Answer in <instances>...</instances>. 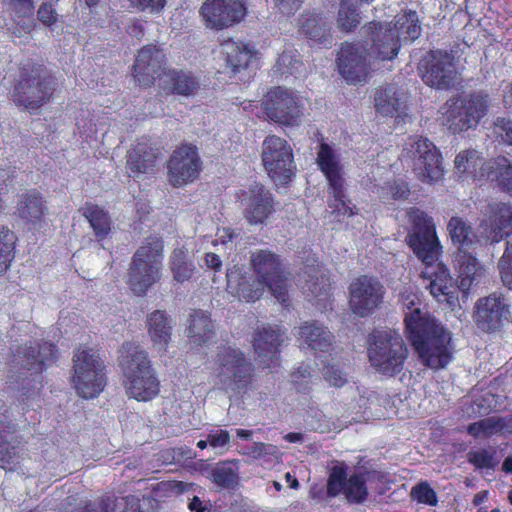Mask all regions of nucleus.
<instances>
[{
    "instance_id": "1",
    "label": "nucleus",
    "mask_w": 512,
    "mask_h": 512,
    "mask_svg": "<svg viewBox=\"0 0 512 512\" xmlns=\"http://www.w3.org/2000/svg\"><path fill=\"white\" fill-rule=\"evenodd\" d=\"M399 303L405 314L409 340L422 363L431 369L445 367L451 360L449 333L421 308L413 287H406L400 292Z\"/></svg>"
},
{
    "instance_id": "2",
    "label": "nucleus",
    "mask_w": 512,
    "mask_h": 512,
    "mask_svg": "<svg viewBox=\"0 0 512 512\" xmlns=\"http://www.w3.org/2000/svg\"><path fill=\"white\" fill-rule=\"evenodd\" d=\"M407 215L412 227L406 240L417 258L425 265L421 275L429 281L427 288L434 298L442 301L443 297V300L448 301L455 288L448 269L438 262L442 247L433 220L416 208L410 209Z\"/></svg>"
},
{
    "instance_id": "3",
    "label": "nucleus",
    "mask_w": 512,
    "mask_h": 512,
    "mask_svg": "<svg viewBox=\"0 0 512 512\" xmlns=\"http://www.w3.org/2000/svg\"><path fill=\"white\" fill-rule=\"evenodd\" d=\"M120 366L127 395L137 401H149L159 393V381L145 350L134 343L120 349Z\"/></svg>"
},
{
    "instance_id": "4",
    "label": "nucleus",
    "mask_w": 512,
    "mask_h": 512,
    "mask_svg": "<svg viewBox=\"0 0 512 512\" xmlns=\"http://www.w3.org/2000/svg\"><path fill=\"white\" fill-rule=\"evenodd\" d=\"M317 165L328 183V212L336 221L354 214L346 195V181L343 165L339 155L326 143H322L317 151Z\"/></svg>"
},
{
    "instance_id": "5",
    "label": "nucleus",
    "mask_w": 512,
    "mask_h": 512,
    "mask_svg": "<svg viewBox=\"0 0 512 512\" xmlns=\"http://www.w3.org/2000/svg\"><path fill=\"white\" fill-rule=\"evenodd\" d=\"M253 365L235 347H223L215 358V385L232 395L244 393L252 381Z\"/></svg>"
},
{
    "instance_id": "6",
    "label": "nucleus",
    "mask_w": 512,
    "mask_h": 512,
    "mask_svg": "<svg viewBox=\"0 0 512 512\" xmlns=\"http://www.w3.org/2000/svg\"><path fill=\"white\" fill-rule=\"evenodd\" d=\"M408 349L402 336L393 330H375L369 338L368 357L379 373L394 376L403 370Z\"/></svg>"
},
{
    "instance_id": "7",
    "label": "nucleus",
    "mask_w": 512,
    "mask_h": 512,
    "mask_svg": "<svg viewBox=\"0 0 512 512\" xmlns=\"http://www.w3.org/2000/svg\"><path fill=\"white\" fill-rule=\"evenodd\" d=\"M53 91L54 79L42 65H26L14 88V102L24 110L34 112L50 100Z\"/></svg>"
},
{
    "instance_id": "8",
    "label": "nucleus",
    "mask_w": 512,
    "mask_h": 512,
    "mask_svg": "<svg viewBox=\"0 0 512 512\" xmlns=\"http://www.w3.org/2000/svg\"><path fill=\"white\" fill-rule=\"evenodd\" d=\"M163 243L156 239L138 248L129 270L131 290L144 295L161 278Z\"/></svg>"
},
{
    "instance_id": "9",
    "label": "nucleus",
    "mask_w": 512,
    "mask_h": 512,
    "mask_svg": "<svg viewBox=\"0 0 512 512\" xmlns=\"http://www.w3.org/2000/svg\"><path fill=\"white\" fill-rule=\"evenodd\" d=\"M73 384L77 393L85 398L97 397L106 385L104 364L93 349H78L73 358Z\"/></svg>"
},
{
    "instance_id": "10",
    "label": "nucleus",
    "mask_w": 512,
    "mask_h": 512,
    "mask_svg": "<svg viewBox=\"0 0 512 512\" xmlns=\"http://www.w3.org/2000/svg\"><path fill=\"white\" fill-rule=\"evenodd\" d=\"M488 106V96L482 93H474L464 99L449 100L442 107V123L453 133L468 130L486 115Z\"/></svg>"
},
{
    "instance_id": "11",
    "label": "nucleus",
    "mask_w": 512,
    "mask_h": 512,
    "mask_svg": "<svg viewBox=\"0 0 512 512\" xmlns=\"http://www.w3.org/2000/svg\"><path fill=\"white\" fill-rule=\"evenodd\" d=\"M402 156L412 159L413 170L422 182L434 183L442 178L441 156L428 139L420 136L409 137Z\"/></svg>"
},
{
    "instance_id": "12",
    "label": "nucleus",
    "mask_w": 512,
    "mask_h": 512,
    "mask_svg": "<svg viewBox=\"0 0 512 512\" xmlns=\"http://www.w3.org/2000/svg\"><path fill=\"white\" fill-rule=\"evenodd\" d=\"M263 110L270 121L286 127H296L302 122L304 107L292 90L276 87L267 92Z\"/></svg>"
},
{
    "instance_id": "13",
    "label": "nucleus",
    "mask_w": 512,
    "mask_h": 512,
    "mask_svg": "<svg viewBox=\"0 0 512 512\" xmlns=\"http://www.w3.org/2000/svg\"><path fill=\"white\" fill-rule=\"evenodd\" d=\"M262 162L271 179L278 184L291 180L295 171L291 145L276 135L267 136L262 144Z\"/></svg>"
},
{
    "instance_id": "14",
    "label": "nucleus",
    "mask_w": 512,
    "mask_h": 512,
    "mask_svg": "<svg viewBox=\"0 0 512 512\" xmlns=\"http://www.w3.org/2000/svg\"><path fill=\"white\" fill-rule=\"evenodd\" d=\"M422 80L436 89H449L458 81V71L452 54L443 51H430L420 61Z\"/></svg>"
},
{
    "instance_id": "15",
    "label": "nucleus",
    "mask_w": 512,
    "mask_h": 512,
    "mask_svg": "<svg viewBox=\"0 0 512 512\" xmlns=\"http://www.w3.org/2000/svg\"><path fill=\"white\" fill-rule=\"evenodd\" d=\"M252 265L258 275V281L267 287L281 303L288 300V280L283 274L277 256L269 251L260 250L252 254Z\"/></svg>"
},
{
    "instance_id": "16",
    "label": "nucleus",
    "mask_w": 512,
    "mask_h": 512,
    "mask_svg": "<svg viewBox=\"0 0 512 512\" xmlns=\"http://www.w3.org/2000/svg\"><path fill=\"white\" fill-rule=\"evenodd\" d=\"M384 294L385 288L377 278L360 276L349 286V307L359 317H366L382 304Z\"/></svg>"
},
{
    "instance_id": "17",
    "label": "nucleus",
    "mask_w": 512,
    "mask_h": 512,
    "mask_svg": "<svg viewBox=\"0 0 512 512\" xmlns=\"http://www.w3.org/2000/svg\"><path fill=\"white\" fill-rule=\"evenodd\" d=\"M375 60L369 55L364 44L342 45L338 54V69L341 76L351 84L365 82L368 78L372 61Z\"/></svg>"
},
{
    "instance_id": "18",
    "label": "nucleus",
    "mask_w": 512,
    "mask_h": 512,
    "mask_svg": "<svg viewBox=\"0 0 512 512\" xmlns=\"http://www.w3.org/2000/svg\"><path fill=\"white\" fill-rule=\"evenodd\" d=\"M477 326L485 332L500 329L510 321L509 304L501 293H492L478 299L474 315Z\"/></svg>"
},
{
    "instance_id": "19",
    "label": "nucleus",
    "mask_w": 512,
    "mask_h": 512,
    "mask_svg": "<svg viewBox=\"0 0 512 512\" xmlns=\"http://www.w3.org/2000/svg\"><path fill=\"white\" fill-rule=\"evenodd\" d=\"M201 171V160L197 149L184 145L173 152L168 162L169 182L179 187L193 182Z\"/></svg>"
},
{
    "instance_id": "20",
    "label": "nucleus",
    "mask_w": 512,
    "mask_h": 512,
    "mask_svg": "<svg viewBox=\"0 0 512 512\" xmlns=\"http://www.w3.org/2000/svg\"><path fill=\"white\" fill-rule=\"evenodd\" d=\"M169 69L166 68L165 53L154 45H147L139 50L133 65V76L140 86L149 87L158 81Z\"/></svg>"
},
{
    "instance_id": "21",
    "label": "nucleus",
    "mask_w": 512,
    "mask_h": 512,
    "mask_svg": "<svg viewBox=\"0 0 512 512\" xmlns=\"http://www.w3.org/2000/svg\"><path fill=\"white\" fill-rule=\"evenodd\" d=\"M245 10L244 0H207L200 13L207 27L223 29L238 23Z\"/></svg>"
},
{
    "instance_id": "22",
    "label": "nucleus",
    "mask_w": 512,
    "mask_h": 512,
    "mask_svg": "<svg viewBox=\"0 0 512 512\" xmlns=\"http://www.w3.org/2000/svg\"><path fill=\"white\" fill-rule=\"evenodd\" d=\"M56 348L52 343H31L16 350L13 368L27 370L30 375H39L56 358Z\"/></svg>"
},
{
    "instance_id": "23",
    "label": "nucleus",
    "mask_w": 512,
    "mask_h": 512,
    "mask_svg": "<svg viewBox=\"0 0 512 512\" xmlns=\"http://www.w3.org/2000/svg\"><path fill=\"white\" fill-rule=\"evenodd\" d=\"M240 202L244 210V218L252 225L263 224L273 212L271 193L258 183L242 191Z\"/></svg>"
},
{
    "instance_id": "24",
    "label": "nucleus",
    "mask_w": 512,
    "mask_h": 512,
    "mask_svg": "<svg viewBox=\"0 0 512 512\" xmlns=\"http://www.w3.org/2000/svg\"><path fill=\"white\" fill-rule=\"evenodd\" d=\"M327 492L331 497L343 494L352 503H361L367 497L364 477L357 474L348 477L345 468L342 466L332 468L328 479Z\"/></svg>"
},
{
    "instance_id": "25",
    "label": "nucleus",
    "mask_w": 512,
    "mask_h": 512,
    "mask_svg": "<svg viewBox=\"0 0 512 512\" xmlns=\"http://www.w3.org/2000/svg\"><path fill=\"white\" fill-rule=\"evenodd\" d=\"M366 32L370 34L371 41L368 52L375 60H392L398 55L400 36L393 32L390 24L370 22Z\"/></svg>"
},
{
    "instance_id": "26",
    "label": "nucleus",
    "mask_w": 512,
    "mask_h": 512,
    "mask_svg": "<svg viewBox=\"0 0 512 512\" xmlns=\"http://www.w3.org/2000/svg\"><path fill=\"white\" fill-rule=\"evenodd\" d=\"M286 340L284 331L278 327L263 326L254 333L253 347L258 360L270 368L277 365L279 347Z\"/></svg>"
},
{
    "instance_id": "27",
    "label": "nucleus",
    "mask_w": 512,
    "mask_h": 512,
    "mask_svg": "<svg viewBox=\"0 0 512 512\" xmlns=\"http://www.w3.org/2000/svg\"><path fill=\"white\" fill-rule=\"evenodd\" d=\"M374 100L376 110L382 116H406L407 94L396 84H388L377 89Z\"/></svg>"
},
{
    "instance_id": "28",
    "label": "nucleus",
    "mask_w": 512,
    "mask_h": 512,
    "mask_svg": "<svg viewBox=\"0 0 512 512\" xmlns=\"http://www.w3.org/2000/svg\"><path fill=\"white\" fill-rule=\"evenodd\" d=\"M227 291L233 296L247 302L259 299L264 289L263 283L253 276L243 272L241 268L233 266L227 270Z\"/></svg>"
},
{
    "instance_id": "29",
    "label": "nucleus",
    "mask_w": 512,
    "mask_h": 512,
    "mask_svg": "<svg viewBox=\"0 0 512 512\" xmlns=\"http://www.w3.org/2000/svg\"><path fill=\"white\" fill-rule=\"evenodd\" d=\"M220 53L226 63V68L229 69L233 75H237L243 70L248 69L256 59V52L248 44L232 39L225 40L221 43Z\"/></svg>"
},
{
    "instance_id": "30",
    "label": "nucleus",
    "mask_w": 512,
    "mask_h": 512,
    "mask_svg": "<svg viewBox=\"0 0 512 512\" xmlns=\"http://www.w3.org/2000/svg\"><path fill=\"white\" fill-rule=\"evenodd\" d=\"M489 227L485 229L486 240L499 242L512 232V206L505 203L489 205Z\"/></svg>"
},
{
    "instance_id": "31",
    "label": "nucleus",
    "mask_w": 512,
    "mask_h": 512,
    "mask_svg": "<svg viewBox=\"0 0 512 512\" xmlns=\"http://www.w3.org/2000/svg\"><path fill=\"white\" fill-rule=\"evenodd\" d=\"M298 340L314 352H329L332 348L334 336L327 327L318 322H306L299 327Z\"/></svg>"
},
{
    "instance_id": "32",
    "label": "nucleus",
    "mask_w": 512,
    "mask_h": 512,
    "mask_svg": "<svg viewBox=\"0 0 512 512\" xmlns=\"http://www.w3.org/2000/svg\"><path fill=\"white\" fill-rule=\"evenodd\" d=\"M46 210L43 198L37 191L31 190L18 196L15 214L24 223L38 225Z\"/></svg>"
},
{
    "instance_id": "33",
    "label": "nucleus",
    "mask_w": 512,
    "mask_h": 512,
    "mask_svg": "<svg viewBox=\"0 0 512 512\" xmlns=\"http://www.w3.org/2000/svg\"><path fill=\"white\" fill-rule=\"evenodd\" d=\"M455 168L461 174H468L473 179L490 178L494 168L491 162H485L480 154L473 149L461 151L455 158Z\"/></svg>"
},
{
    "instance_id": "34",
    "label": "nucleus",
    "mask_w": 512,
    "mask_h": 512,
    "mask_svg": "<svg viewBox=\"0 0 512 512\" xmlns=\"http://www.w3.org/2000/svg\"><path fill=\"white\" fill-rule=\"evenodd\" d=\"M198 81L188 72L169 69L160 77L159 88L168 93L190 96L198 89Z\"/></svg>"
},
{
    "instance_id": "35",
    "label": "nucleus",
    "mask_w": 512,
    "mask_h": 512,
    "mask_svg": "<svg viewBox=\"0 0 512 512\" xmlns=\"http://www.w3.org/2000/svg\"><path fill=\"white\" fill-rule=\"evenodd\" d=\"M148 334L159 351H165L171 340L172 325L166 313L156 310L147 316Z\"/></svg>"
},
{
    "instance_id": "36",
    "label": "nucleus",
    "mask_w": 512,
    "mask_h": 512,
    "mask_svg": "<svg viewBox=\"0 0 512 512\" xmlns=\"http://www.w3.org/2000/svg\"><path fill=\"white\" fill-rule=\"evenodd\" d=\"M454 267L458 272L459 288L463 291L469 290L472 283L481 274V268L470 250L455 253Z\"/></svg>"
},
{
    "instance_id": "37",
    "label": "nucleus",
    "mask_w": 512,
    "mask_h": 512,
    "mask_svg": "<svg viewBox=\"0 0 512 512\" xmlns=\"http://www.w3.org/2000/svg\"><path fill=\"white\" fill-rule=\"evenodd\" d=\"M187 331L190 342L196 346L211 342L214 338V325L203 311H195L190 315Z\"/></svg>"
},
{
    "instance_id": "38",
    "label": "nucleus",
    "mask_w": 512,
    "mask_h": 512,
    "mask_svg": "<svg viewBox=\"0 0 512 512\" xmlns=\"http://www.w3.org/2000/svg\"><path fill=\"white\" fill-rule=\"evenodd\" d=\"M157 154L146 143H138L127 155V166L134 175L153 171Z\"/></svg>"
},
{
    "instance_id": "39",
    "label": "nucleus",
    "mask_w": 512,
    "mask_h": 512,
    "mask_svg": "<svg viewBox=\"0 0 512 512\" xmlns=\"http://www.w3.org/2000/svg\"><path fill=\"white\" fill-rule=\"evenodd\" d=\"M447 229L453 244L458 246L457 251L471 250L479 243V238L472 227L460 217H452Z\"/></svg>"
},
{
    "instance_id": "40",
    "label": "nucleus",
    "mask_w": 512,
    "mask_h": 512,
    "mask_svg": "<svg viewBox=\"0 0 512 512\" xmlns=\"http://www.w3.org/2000/svg\"><path fill=\"white\" fill-rule=\"evenodd\" d=\"M2 5L24 33L32 30L34 26L32 18L34 12L33 0H2Z\"/></svg>"
},
{
    "instance_id": "41",
    "label": "nucleus",
    "mask_w": 512,
    "mask_h": 512,
    "mask_svg": "<svg viewBox=\"0 0 512 512\" xmlns=\"http://www.w3.org/2000/svg\"><path fill=\"white\" fill-rule=\"evenodd\" d=\"M305 284L302 287L303 293L310 299L322 301L329 295L330 282L324 271L316 268H309L304 272Z\"/></svg>"
},
{
    "instance_id": "42",
    "label": "nucleus",
    "mask_w": 512,
    "mask_h": 512,
    "mask_svg": "<svg viewBox=\"0 0 512 512\" xmlns=\"http://www.w3.org/2000/svg\"><path fill=\"white\" fill-rule=\"evenodd\" d=\"M83 216L90 223L97 240H103L111 231V219L106 211L94 204H86Z\"/></svg>"
},
{
    "instance_id": "43",
    "label": "nucleus",
    "mask_w": 512,
    "mask_h": 512,
    "mask_svg": "<svg viewBox=\"0 0 512 512\" xmlns=\"http://www.w3.org/2000/svg\"><path fill=\"white\" fill-rule=\"evenodd\" d=\"M393 32L400 36V41H413L420 36L421 27L417 13L414 11L398 14L392 26Z\"/></svg>"
},
{
    "instance_id": "44",
    "label": "nucleus",
    "mask_w": 512,
    "mask_h": 512,
    "mask_svg": "<svg viewBox=\"0 0 512 512\" xmlns=\"http://www.w3.org/2000/svg\"><path fill=\"white\" fill-rule=\"evenodd\" d=\"M169 264L174 280L180 283L189 280L195 270L188 251L183 248L173 250L170 255Z\"/></svg>"
},
{
    "instance_id": "45",
    "label": "nucleus",
    "mask_w": 512,
    "mask_h": 512,
    "mask_svg": "<svg viewBox=\"0 0 512 512\" xmlns=\"http://www.w3.org/2000/svg\"><path fill=\"white\" fill-rule=\"evenodd\" d=\"M94 501L100 512H135L138 508L137 499L131 495L116 496L107 493Z\"/></svg>"
},
{
    "instance_id": "46",
    "label": "nucleus",
    "mask_w": 512,
    "mask_h": 512,
    "mask_svg": "<svg viewBox=\"0 0 512 512\" xmlns=\"http://www.w3.org/2000/svg\"><path fill=\"white\" fill-rule=\"evenodd\" d=\"M212 481L222 488H234L239 480V467L235 461L218 463L211 472Z\"/></svg>"
},
{
    "instance_id": "47",
    "label": "nucleus",
    "mask_w": 512,
    "mask_h": 512,
    "mask_svg": "<svg viewBox=\"0 0 512 512\" xmlns=\"http://www.w3.org/2000/svg\"><path fill=\"white\" fill-rule=\"evenodd\" d=\"M301 29L306 36L318 43H326L329 39L327 22L316 14L303 16Z\"/></svg>"
},
{
    "instance_id": "48",
    "label": "nucleus",
    "mask_w": 512,
    "mask_h": 512,
    "mask_svg": "<svg viewBox=\"0 0 512 512\" xmlns=\"http://www.w3.org/2000/svg\"><path fill=\"white\" fill-rule=\"evenodd\" d=\"M507 428L506 421L503 418L489 417L478 422L472 423L468 427V433L475 438H488L494 434L501 433ZM509 433L511 429H507Z\"/></svg>"
},
{
    "instance_id": "49",
    "label": "nucleus",
    "mask_w": 512,
    "mask_h": 512,
    "mask_svg": "<svg viewBox=\"0 0 512 512\" xmlns=\"http://www.w3.org/2000/svg\"><path fill=\"white\" fill-rule=\"evenodd\" d=\"M467 461L476 469L493 470L500 462L494 447L472 449L467 453Z\"/></svg>"
},
{
    "instance_id": "50",
    "label": "nucleus",
    "mask_w": 512,
    "mask_h": 512,
    "mask_svg": "<svg viewBox=\"0 0 512 512\" xmlns=\"http://www.w3.org/2000/svg\"><path fill=\"white\" fill-rule=\"evenodd\" d=\"M358 8L352 0H343L337 15V27L344 31L350 32L360 23V16L357 12Z\"/></svg>"
},
{
    "instance_id": "51",
    "label": "nucleus",
    "mask_w": 512,
    "mask_h": 512,
    "mask_svg": "<svg viewBox=\"0 0 512 512\" xmlns=\"http://www.w3.org/2000/svg\"><path fill=\"white\" fill-rule=\"evenodd\" d=\"M16 236L7 227H0V275L5 273L13 258Z\"/></svg>"
},
{
    "instance_id": "52",
    "label": "nucleus",
    "mask_w": 512,
    "mask_h": 512,
    "mask_svg": "<svg viewBox=\"0 0 512 512\" xmlns=\"http://www.w3.org/2000/svg\"><path fill=\"white\" fill-rule=\"evenodd\" d=\"M276 70L280 74H296L303 68L300 54L293 48L285 49L277 59Z\"/></svg>"
},
{
    "instance_id": "53",
    "label": "nucleus",
    "mask_w": 512,
    "mask_h": 512,
    "mask_svg": "<svg viewBox=\"0 0 512 512\" xmlns=\"http://www.w3.org/2000/svg\"><path fill=\"white\" fill-rule=\"evenodd\" d=\"M492 165L495 167V178L498 185L512 195V165L506 158H500Z\"/></svg>"
},
{
    "instance_id": "54",
    "label": "nucleus",
    "mask_w": 512,
    "mask_h": 512,
    "mask_svg": "<svg viewBox=\"0 0 512 512\" xmlns=\"http://www.w3.org/2000/svg\"><path fill=\"white\" fill-rule=\"evenodd\" d=\"M502 282L509 289H512V236L506 242V249L498 262Z\"/></svg>"
},
{
    "instance_id": "55",
    "label": "nucleus",
    "mask_w": 512,
    "mask_h": 512,
    "mask_svg": "<svg viewBox=\"0 0 512 512\" xmlns=\"http://www.w3.org/2000/svg\"><path fill=\"white\" fill-rule=\"evenodd\" d=\"M409 193L410 190L406 183L395 181L382 188L380 197L384 202L389 201L390 199L403 200L408 197Z\"/></svg>"
},
{
    "instance_id": "56",
    "label": "nucleus",
    "mask_w": 512,
    "mask_h": 512,
    "mask_svg": "<svg viewBox=\"0 0 512 512\" xmlns=\"http://www.w3.org/2000/svg\"><path fill=\"white\" fill-rule=\"evenodd\" d=\"M16 457L15 447L11 445V435L0 430V467L6 468Z\"/></svg>"
},
{
    "instance_id": "57",
    "label": "nucleus",
    "mask_w": 512,
    "mask_h": 512,
    "mask_svg": "<svg viewBox=\"0 0 512 512\" xmlns=\"http://www.w3.org/2000/svg\"><path fill=\"white\" fill-rule=\"evenodd\" d=\"M322 374L324 380L336 388L343 387L348 382L346 373L338 365L325 366Z\"/></svg>"
},
{
    "instance_id": "58",
    "label": "nucleus",
    "mask_w": 512,
    "mask_h": 512,
    "mask_svg": "<svg viewBox=\"0 0 512 512\" xmlns=\"http://www.w3.org/2000/svg\"><path fill=\"white\" fill-rule=\"evenodd\" d=\"M207 436L211 448L228 450L231 436L227 430L213 429L207 433Z\"/></svg>"
},
{
    "instance_id": "59",
    "label": "nucleus",
    "mask_w": 512,
    "mask_h": 512,
    "mask_svg": "<svg viewBox=\"0 0 512 512\" xmlns=\"http://www.w3.org/2000/svg\"><path fill=\"white\" fill-rule=\"evenodd\" d=\"M412 495L420 503L434 505L437 502L436 493L428 484H420L413 488Z\"/></svg>"
},
{
    "instance_id": "60",
    "label": "nucleus",
    "mask_w": 512,
    "mask_h": 512,
    "mask_svg": "<svg viewBox=\"0 0 512 512\" xmlns=\"http://www.w3.org/2000/svg\"><path fill=\"white\" fill-rule=\"evenodd\" d=\"M311 377V368L309 365L302 364L292 373V381L298 391L307 390L308 379Z\"/></svg>"
},
{
    "instance_id": "61",
    "label": "nucleus",
    "mask_w": 512,
    "mask_h": 512,
    "mask_svg": "<svg viewBox=\"0 0 512 512\" xmlns=\"http://www.w3.org/2000/svg\"><path fill=\"white\" fill-rule=\"evenodd\" d=\"M277 453L276 446L272 444H265L261 442L254 443L248 452L253 458H261L265 455H275Z\"/></svg>"
},
{
    "instance_id": "62",
    "label": "nucleus",
    "mask_w": 512,
    "mask_h": 512,
    "mask_svg": "<svg viewBox=\"0 0 512 512\" xmlns=\"http://www.w3.org/2000/svg\"><path fill=\"white\" fill-rule=\"evenodd\" d=\"M130 4L140 10L159 12L164 8L165 0H129Z\"/></svg>"
},
{
    "instance_id": "63",
    "label": "nucleus",
    "mask_w": 512,
    "mask_h": 512,
    "mask_svg": "<svg viewBox=\"0 0 512 512\" xmlns=\"http://www.w3.org/2000/svg\"><path fill=\"white\" fill-rule=\"evenodd\" d=\"M275 3L281 13L288 15L300 8L302 0H275Z\"/></svg>"
},
{
    "instance_id": "64",
    "label": "nucleus",
    "mask_w": 512,
    "mask_h": 512,
    "mask_svg": "<svg viewBox=\"0 0 512 512\" xmlns=\"http://www.w3.org/2000/svg\"><path fill=\"white\" fill-rule=\"evenodd\" d=\"M55 15L54 9L49 4L41 5L38 10V18L45 25H51L54 23L56 19Z\"/></svg>"
}]
</instances>
